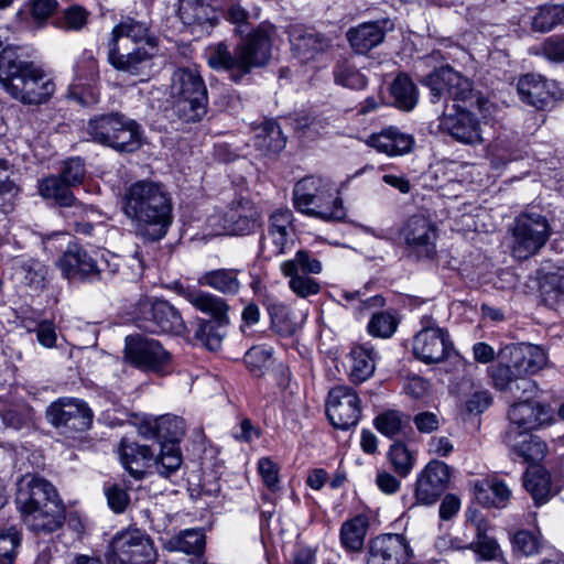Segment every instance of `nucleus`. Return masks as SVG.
<instances>
[{
	"label": "nucleus",
	"mask_w": 564,
	"mask_h": 564,
	"mask_svg": "<svg viewBox=\"0 0 564 564\" xmlns=\"http://www.w3.org/2000/svg\"><path fill=\"white\" fill-rule=\"evenodd\" d=\"M121 210L139 235L156 241L165 237L172 224V200L163 185L153 181H137L121 197Z\"/></svg>",
	"instance_id": "nucleus-1"
},
{
	"label": "nucleus",
	"mask_w": 564,
	"mask_h": 564,
	"mask_svg": "<svg viewBox=\"0 0 564 564\" xmlns=\"http://www.w3.org/2000/svg\"><path fill=\"white\" fill-rule=\"evenodd\" d=\"M15 503L26 527L36 533H52L65 520V508L55 487L34 474L17 482Z\"/></svg>",
	"instance_id": "nucleus-2"
},
{
	"label": "nucleus",
	"mask_w": 564,
	"mask_h": 564,
	"mask_svg": "<svg viewBox=\"0 0 564 564\" xmlns=\"http://www.w3.org/2000/svg\"><path fill=\"white\" fill-rule=\"evenodd\" d=\"M0 85L24 105L44 104L56 90L53 78L13 46H7L0 53Z\"/></svg>",
	"instance_id": "nucleus-3"
},
{
	"label": "nucleus",
	"mask_w": 564,
	"mask_h": 564,
	"mask_svg": "<svg viewBox=\"0 0 564 564\" xmlns=\"http://www.w3.org/2000/svg\"><path fill=\"white\" fill-rule=\"evenodd\" d=\"M275 29L271 24H261L245 41L236 46L234 54L225 43L210 48L208 65L214 69H224L230 78L239 83L253 68L262 67L271 58L272 35Z\"/></svg>",
	"instance_id": "nucleus-4"
},
{
	"label": "nucleus",
	"mask_w": 564,
	"mask_h": 564,
	"mask_svg": "<svg viewBox=\"0 0 564 564\" xmlns=\"http://www.w3.org/2000/svg\"><path fill=\"white\" fill-rule=\"evenodd\" d=\"M294 208L308 217L324 221H341L346 209L334 184L322 176H305L293 188Z\"/></svg>",
	"instance_id": "nucleus-5"
},
{
	"label": "nucleus",
	"mask_w": 564,
	"mask_h": 564,
	"mask_svg": "<svg viewBox=\"0 0 564 564\" xmlns=\"http://www.w3.org/2000/svg\"><path fill=\"white\" fill-rule=\"evenodd\" d=\"M173 113L184 122L200 121L207 113L206 85L196 68L176 69L171 78Z\"/></svg>",
	"instance_id": "nucleus-6"
},
{
	"label": "nucleus",
	"mask_w": 564,
	"mask_h": 564,
	"mask_svg": "<svg viewBox=\"0 0 564 564\" xmlns=\"http://www.w3.org/2000/svg\"><path fill=\"white\" fill-rule=\"evenodd\" d=\"M552 234L549 219L539 212L518 215L508 229L507 246L512 258L523 261L538 254Z\"/></svg>",
	"instance_id": "nucleus-7"
},
{
	"label": "nucleus",
	"mask_w": 564,
	"mask_h": 564,
	"mask_svg": "<svg viewBox=\"0 0 564 564\" xmlns=\"http://www.w3.org/2000/svg\"><path fill=\"white\" fill-rule=\"evenodd\" d=\"M84 132L93 142L120 152H132L141 144V130L137 121L119 113H108L88 120Z\"/></svg>",
	"instance_id": "nucleus-8"
},
{
	"label": "nucleus",
	"mask_w": 564,
	"mask_h": 564,
	"mask_svg": "<svg viewBox=\"0 0 564 564\" xmlns=\"http://www.w3.org/2000/svg\"><path fill=\"white\" fill-rule=\"evenodd\" d=\"M453 349L449 332L440 327L433 316H422L421 329L412 339L414 357L425 365L438 364L446 360Z\"/></svg>",
	"instance_id": "nucleus-9"
},
{
	"label": "nucleus",
	"mask_w": 564,
	"mask_h": 564,
	"mask_svg": "<svg viewBox=\"0 0 564 564\" xmlns=\"http://www.w3.org/2000/svg\"><path fill=\"white\" fill-rule=\"evenodd\" d=\"M155 560L151 539L139 529L117 532L107 553L108 564H153Z\"/></svg>",
	"instance_id": "nucleus-10"
},
{
	"label": "nucleus",
	"mask_w": 564,
	"mask_h": 564,
	"mask_svg": "<svg viewBox=\"0 0 564 564\" xmlns=\"http://www.w3.org/2000/svg\"><path fill=\"white\" fill-rule=\"evenodd\" d=\"M404 256L411 261H431L436 256L437 228L423 215L411 216L401 227Z\"/></svg>",
	"instance_id": "nucleus-11"
},
{
	"label": "nucleus",
	"mask_w": 564,
	"mask_h": 564,
	"mask_svg": "<svg viewBox=\"0 0 564 564\" xmlns=\"http://www.w3.org/2000/svg\"><path fill=\"white\" fill-rule=\"evenodd\" d=\"M421 83L430 88L431 101L434 104H445L448 99L465 102L473 96L471 82L448 65L424 76Z\"/></svg>",
	"instance_id": "nucleus-12"
},
{
	"label": "nucleus",
	"mask_w": 564,
	"mask_h": 564,
	"mask_svg": "<svg viewBox=\"0 0 564 564\" xmlns=\"http://www.w3.org/2000/svg\"><path fill=\"white\" fill-rule=\"evenodd\" d=\"M123 358L137 368L154 372L164 371L171 361L170 354L156 339L139 334L126 337Z\"/></svg>",
	"instance_id": "nucleus-13"
},
{
	"label": "nucleus",
	"mask_w": 564,
	"mask_h": 564,
	"mask_svg": "<svg viewBox=\"0 0 564 564\" xmlns=\"http://www.w3.org/2000/svg\"><path fill=\"white\" fill-rule=\"evenodd\" d=\"M74 76L67 90V97L83 106H91L98 102L99 80L98 62L90 51H84L74 63Z\"/></svg>",
	"instance_id": "nucleus-14"
},
{
	"label": "nucleus",
	"mask_w": 564,
	"mask_h": 564,
	"mask_svg": "<svg viewBox=\"0 0 564 564\" xmlns=\"http://www.w3.org/2000/svg\"><path fill=\"white\" fill-rule=\"evenodd\" d=\"M47 421L63 433L84 432L93 422V411L80 399L59 398L46 409Z\"/></svg>",
	"instance_id": "nucleus-15"
},
{
	"label": "nucleus",
	"mask_w": 564,
	"mask_h": 564,
	"mask_svg": "<svg viewBox=\"0 0 564 564\" xmlns=\"http://www.w3.org/2000/svg\"><path fill=\"white\" fill-rule=\"evenodd\" d=\"M508 421L507 430L531 433L552 426L556 422V417L550 404L527 399L510 405Z\"/></svg>",
	"instance_id": "nucleus-16"
},
{
	"label": "nucleus",
	"mask_w": 564,
	"mask_h": 564,
	"mask_svg": "<svg viewBox=\"0 0 564 564\" xmlns=\"http://www.w3.org/2000/svg\"><path fill=\"white\" fill-rule=\"evenodd\" d=\"M294 216L290 208L275 209L268 219L267 234L262 237L261 253L265 258L279 257L294 246Z\"/></svg>",
	"instance_id": "nucleus-17"
},
{
	"label": "nucleus",
	"mask_w": 564,
	"mask_h": 564,
	"mask_svg": "<svg viewBox=\"0 0 564 564\" xmlns=\"http://www.w3.org/2000/svg\"><path fill=\"white\" fill-rule=\"evenodd\" d=\"M138 325L147 332L180 335L185 330L180 312L164 300L140 303Z\"/></svg>",
	"instance_id": "nucleus-18"
},
{
	"label": "nucleus",
	"mask_w": 564,
	"mask_h": 564,
	"mask_svg": "<svg viewBox=\"0 0 564 564\" xmlns=\"http://www.w3.org/2000/svg\"><path fill=\"white\" fill-rule=\"evenodd\" d=\"M326 414L336 429L349 430L361 417L360 399L357 392L347 386H337L328 392Z\"/></svg>",
	"instance_id": "nucleus-19"
},
{
	"label": "nucleus",
	"mask_w": 564,
	"mask_h": 564,
	"mask_svg": "<svg viewBox=\"0 0 564 564\" xmlns=\"http://www.w3.org/2000/svg\"><path fill=\"white\" fill-rule=\"evenodd\" d=\"M451 479V468L441 460H431L419 474L415 499L421 505H433L446 490Z\"/></svg>",
	"instance_id": "nucleus-20"
},
{
	"label": "nucleus",
	"mask_w": 564,
	"mask_h": 564,
	"mask_svg": "<svg viewBox=\"0 0 564 564\" xmlns=\"http://www.w3.org/2000/svg\"><path fill=\"white\" fill-rule=\"evenodd\" d=\"M122 46L107 45V61L118 72L138 76L141 80L148 78L153 68V54L145 47L138 46L131 52L123 53Z\"/></svg>",
	"instance_id": "nucleus-21"
},
{
	"label": "nucleus",
	"mask_w": 564,
	"mask_h": 564,
	"mask_svg": "<svg viewBox=\"0 0 564 564\" xmlns=\"http://www.w3.org/2000/svg\"><path fill=\"white\" fill-rule=\"evenodd\" d=\"M58 267L66 278L85 281L99 280L105 271L86 250L77 245L67 247L58 260Z\"/></svg>",
	"instance_id": "nucleus-22"
},
{
	"label": "nucleus",
	"mask_w": 564,
	"mask_h": 564,
	"mask_svg": "<svg viewBox=\"0 0 564 564\" xmlns=\"http://www.w3.org/2000/svg\"><path fill=\"white\" fill-rule=\"evenodd\" d=\"M410 547L401 534H383L371 540L367 564H404Z\"/></svg>",
	"instance_id": "nucleus-23"
},
{
	"label": "nucleus",
	"mask_w": 564,
	"mask_h": 564,
	"mask_svg": "<svg viewBox=\"0 0 564 564\" xmlns=\"http://www.w3.org/2000/svg\"><path fill=\"white\" fill-rule=\"evenodd\" d=\"M503 443L512 454L520 457L524 463L538 464L549 453V446L539 435L531 433H519L513 430H506Z\"/></svg>",
	"instance_id": "nucleus-24"
},
{
	"label": "nucleus",
	"mask_w": 564,
	"mask_h": 564,
	"mask_svg": "<svg viewBox=\"0 0 564 564\" xmlns=\"http://www.w3.org/2000/svg\"><path fill=\"white\" fill-rule=\"evenodd\" d=\"M441 128L460 143L474 145L482 142L480 123L471 111L457 109L454 115L444 116Z\"/></svg>",
	"instance_id": "nucleus-25"
},
{
	"label": "nucleus",
	"mask_w": 564,
	"mask_h": 564,
	"mask_svg": "<svg viewBox=\"0 0 564 564\" xmlns=\"http://www.w3.org/2000/svg\"><path fill=\"white\" fill-rule=\"evenodd\" d=\"M501 359L510 358L518 373L533 375L546 364L544 350L535 345H508L499 351Z\"/></svg>",
	"instance_id": "nucleus-26"
},
{
	"label": "nucleus",
	"mask_w": 564,
	"mask_h": 564,
	"mask_svg": "<svg viewBox=\"0 0 564 564\" xmlns=\"http://www.w3.org/2000/svg\"><path fill=\"white\" fill-rule=\"evenodd\" d=\"M178 294L195 308L209 315L210 321L230 322L228 315L230 306L224 297L199 289L184 286L178 289Z\"/></svg>",
	"instance_id": "nucleus-27"
},
{
	"label": "nucleus",
	"mask_w": 564,
	"mask_h": 564,
	"mask_svg": "<svg viewBox=\"0 0 564 564\" xmlns=\"http://www.w3.org/2000/svg\"><path fill=\"white\" fill-rule=\"evenodd\" d=\"M260 214L249 202L234 203L224 214V230L229 235H248L258 226Z\"/></svg>",
	"instance_id": "nucleus-28"
},
{
	"label": "nucleus",
	"mask_w": 564,
	"mask_h": 564,
	"mask_svg": "<svg viewBox=\"0 0 564 564\" xmlns=\"http://www.w3.org/2000/svg\"><path fill=\"white\" fill-rule=\"evenodd\" d=\"M118 452L122 466L135 479L143 478L147 468L152 466L154 452L148 445L122 438Z\"/></svg>",
	"instance_id": "nucleus-29"
},
{
	"label": "nucleus",
	"mask_w": 564,
	"mask_h": 564,
	"mask_svg": "<svg viewBox=\"0 0 564 564\" xmlns=\"http://www.w3.org/2000/svg\"><path fill=\"white\" fill-rule=\"evenodd\" d=\"M388 24H390L389 20H379L349 29L347 39L350 46L356 53L366 54L383 42Z\"/></svg>",
	"instance_id": "nucleus-30"
},
{
	"label": "nucleus",
	"mask_w": 564,
	"mask_h": 564,
	"mask_svg": "<svg viewBox=\"0 0 564 564\" xmlns=\"http://www.w3.org/2000/svg\"><path fill=\"white\" fill-rule=\"evenodd\" d=\"M178 18L192 29H210L218 19L217 12L208 0H180Z\"/></svg>",
	"instance_id": "nucleus-31"
},
{
	"label": "nucleus",
	"mask_w": 564,
	"mask_h": 564,
	"mask_svg": "<svg viewBox=\"0 0 564 564\" xmlns=\"http://www.w3.org/2000/svg\"><path fill=\"white\" fill-rule=\"evenodd\" d=\"M367 143L378 152L394 156L410 152L413 148L414 139L397 128L389 127L379 133L371 134Z\"/></svg>",
	"instance_id": "nucleus-32"
},
{
	"label": "nucleus",
	"mask_w": 564,
	"mask_h": 564,
	"mask_svg": "<svg viewBox=\"0 0 564 564\" xmlns=\"http://www.w3.org/2000/svg\"><path fill=\"white\" fill-rule=\"evenodd\" d=\"M474 495L484 507L505 508L512 492L503 480L496 477H486L474 482Z\"/></svg>",
	"instance_id": "nucleus-33"
},
{
	"label": "nucleus",
	"mask_w": 564,
	"mask_h": 564,
	"mask_svg": "<svg viewBox=\"0 0 564 564\" xmlns=\"http://www.w3.org/2000/svg\"><path fill=\"white\" fill-rule=\"evenodd\" d=\"M241 270L220 268L204 272L197 280L200 286H208L225 296H236L241 290L238 275Z\"/></svg>",
	"instance_id": "nucleus-34"
},
{
	"label": "nucleus",
	"mask_w": 564,
	"mask_h": 564,
	"mask_svg": "<svg viewBox=\"0 0 564 564\" xmlns=\"http://www.w3.org/2000/svg\"><path fill=\"white\" fill-rule=\"evenodd\" d=\"M517 90L523 102L536 108H543L551 97L549 82L536 74H525L520 77Z\"/></svg>",
	"instance_id": "nucleus-35"
},
{
	"label": "nucleus",
	"mask_w": 564,
	"mask_h": 564,
	"mask_svg": "<svg viewBox=\"0 0 564 564\" xmlns=\"http://www.w3.org/2000/svg\"><path fill=\"white\" fill-rule=\"evenodd\" d=\"M129 39L131 42L138 44L145 42L147 44H154V39L151 37L149 28L145 22L137 21L133 18H123L117 23L110 34L107 45L123 46L122 42Z\"/></svg>",
	"instance_id": "nucleus-36"
},
{
	"label": "nucleus",
	"mask_w": 564,
	"mask_h": 564,
	"mask_svg": "<svg viewBox=\"0 0 564 564\" xmlns=\"http://www.w3.org/2000/svg\"><path fill=\"white\" fill-rule=\"evenodd\" d=\"M369 523V517L364 513L357 514L343 522L339 530L341 547L351 553L360 552L365 544Z\"/></svg>",
	"instance_id": "nucleus-37"
},
{
	"label": "nucleus",
	"mask_w": 564,
	"mask_h": 564,
	"mask_svg": "<svg viewBox=\"0 0 564 564\" xmlns=\"http://www.w3.org/2000/svg\"><path fill=\"white\" fill-rule=\"evenodd\" d=\"M523 485L538 506L544 505L557 492L551 481L550 473L543 467L527 470Z\"/></svg>",
	"instance_id": "nucleus-38"
},
{
	"label": "nucleus",
	"mask_w": 564,
	"mask_h": 564,
	"mask_svg": "<svg viewBox=\"0 0 564 564\" xmlns=\"http://www.w3.org/2000/svg\"><path fill=\"white\" fill-rule=\"evenodd\" d=\"M294 54L304 63H307L325 52L330 41L319 33H294L291 37Z\"/></svg>",
	"instance_id": "nucleus-39"
},
{
	"label": "nucleus",
	"mask_w": 564,
	"mask_h": 564,
	"mask_svg": "<svg viewBox=\"0 0 564 564\" xmlns=\"http://www.w3.org/2000/svg\"><path fill=\"white\" fill-rule=\"evenodd\" d=\"M37 191L43 198L54 200L59 206H72L75 202L72 187L59 175L41 180Z\"/></svg>",
	"instance_id": "nucleus-40"
},
{
	"label": "nucleus",
	"mask_w": 564,
	"mask_h": 564,
	"mask_svg": "<svg viewBox=\"0 0 564 564\" xmlns=\"http://www.w3.org/2000/svg\"><path fill=\"white\" fill-rule=\"evenodd\" d=\"M254 132V145L258 149L271 153H279L284 149L286 139L274 120H264Z\"/></svg>",
	"instance_id": "nucleus-41"
},
{
	"label": "nucleus",
	"mask_w": 564,
	"mask_h": 564,
	"mask_svg": "<svg viewBox=\"0 0 564 564\" xmlns=\"http://www.w3.org/2000/svg\"><path fill=\"white\" fill-rule=\"evenodd\" d=\"M205 533L202 529H185L169 539L165 546L169 551L199 555L205 549Z\"/></svg>",
	"instance_id": "nucleus-42"
},
{
	"label": "nucleus",
	"mask_w": 564,
	"mask_h": 564,
	"mask_svg": "<svg viewBox=\"0 0 564 564\" xmlns=\"http://www.w3.org/2000/svg\"><path fill=\"white\" fill-rule=\"evenodd\" d=\"M510 364H498L491 370V379L494 386L501 391L513 390V387L524 392L533 388L531 381L523 379L524 373H518L513 368V362Z\"/></svg>",
	"instance_id": "nucleus-43"
},
{
	"label": "nucleus",
	"mask_w": 564,
	"mask_h": 564,
	"mask_svg": "<svg viewBox=\"0 0 564 564\" xmlns=\"http://www.w3.org/2000/svg\"><path fill=\"white\" fill-rule=\"evenodd\" d=\"M350 377L356 382H364L375 372L376 354L372 348L359 345L350 351Z\"/></svg>",
	"instance_id": "nucleus-44"
},
{
	"label": "nucleus",
	"mask_w": 564,
	"mask_h": 564,
	"mask_svg": "<svg viewBox=\"0 0 564 564\" xmlns=\"http://www.w3.org/2000/svg\"><path fill=\"white\" fill-rule=\"evenodd\" d=\"M183 457L178 445L174 443H160V452L154 455L152 465L158 474L164 478L174 475L182 466Z\"/></svg>",
	"instance_id": "nucleus-45"
},
{
	"label": "nucleus",
	"mask_w": 564,
	"mask_h": 564,
	"mask_svg": "<svg viewBox=\"0 0 564 564\" xmlns=\"http://www.w3.org/2000/svg\"><path fill=\"white\" fill-rule=\"evenodd\" d=\"M543 303L557 311H564V275L550 273L545 275L540 286Z\"/></svg>",
	"instance_id": "nucleus-46"
},
{
	"label": "nucleus",
	"mask_w": 564,
	"mask_h": 564,
	"mask_svg": "<svg viewBox=\"0 0 564 564\" xmlns=\"http://www.w3.org/2000/svg\"><path fill=\"white\" fill-rule=\"evenodd\" d=\"M390 91L398 108L409 111L415 107L419 94L408 75H398L391 84Z\"/></svg>",
	"instance_id": "nucleus-47"
},
{
	"label": "nucleus",
	"mask_w": 564,
	"mask_h": 564,
	"mask_svg": "<svg viewBox=\"0 0 564 564\" xmlns=\"http://www.w3.org/2000/svg\"><path fill=\"white\" fill-rule=\"evenodd\" d=\"M230 322H218L200 319L195 337L207 349L217 350L220 348L224 338L227 335V328Z\"/></svg>",
	"instance_id": "nucleus-48"
},
{
	"label": "nucleus",
	"mask_w": 564,
	"mask_h": 564,
	"mask_svg": "<svg viewBox=\"0 0 564 564\" xmlns=\"http://www.w3.org/2000/svg\"><path fill=\"white\" fill-rule=\"evenodd\" d=\"M409 417L400 411L388 410L375 419L376 429L390 438L405 435V431L410 429Z\"/></svg>",
	"instance_id": "nucleus-49"
},
{
	"label": "nucleus",
	"mask_w": 564,
	"mask_h": 564,
	"mask_svg": "<svg viewBox=\"0 0 564 564\" xmlns=\"http://www.w3.org/2000/svg\"><path fill=\"white\" fill-rule=\"evenodd\" d=\"M333 77L335 84L350 89H362L367 85L365 75L349 59L336 62L333 67Z\"/></svg>",
	"instance_id": "nucleus-50"
},
{
	"label": "nucleus",
	"mask_w": 564,
	"mask_h": 564,
	"mask_svg": "<svg viewBox=\"0 0 564 564\" xmlns=\"http://www.w3.org/2000/svg\"><path fill=\"white\" fill-rule=\"evenodd\" d=\"M18 263L15 274L19 281L35 291L41 290L47 272L45 265L35 259L21 260Z\"/></svg>",
	"instance_id": "nucleus-51"
},
{
	"label": "nucleus",
	"mask_w": 564,
	"mask_h": 564,
	"mask_svg": "<svg viewBox=\"0 0 564 564\" xmlns=\"http://www.w3.org/2000/svg\"><path fill=\"white\" fill-rule=\"evenodd\" d=\"M153 434H155L160 443H174L178 445V442L185 434V422L178 416H162L156 421Z\"/></svg>",
	"instance_id": "nucleus-52"
},
{
	"label": "nucleus",
	"mask_w": 564,
	"mask_h": 564,
	"mask_svg": "<svg viewBox=\"0 0 564 564\" xmlns=\"http://www.w3.org/2000/svg\"><path fill=\"white\" fill-rule=\"evenodd\" d=\"M90 12L79 4H72L61 12L55 26L63 31L79 32L88 23Z\"/></svg>",
	"instance_id": "nucleus-53"
},
{
	"label": "nucleus",
	"mask_w": 564,
	"mask_h": 564,
	"mask_svg": "<svg viewBox=\"0 0 564 564\" xmlns=\"http://www.w3.org/2000/svg\"><path fill=\"white\" fill-rule=\"evenodd\" d=\"M564 23V7L558 4L544 6L532 17L531 26L536 32H550Z\"/></svg>",
	"instance_id": "nucleus-54"
},
{
	"label": "nucleus",
	"mask_w": 564,
	"mask_h": 564,
	"mask_svg": "<svg viewBox=\"0 0 564 564\" xmlns=\"http://www.w3.org/2000/svg\"><path fill=\"white\" fill-rule=\"evenodd\" d=\"M280 270L297 271L303 274H319L323 271L322 262L307 250L296 251L294 258L283 261Z\"/></svg>",
	"instance_id": "nucleus-55"
},
{
	"label": "nucleus",
	"mask_w": 564,
	"mask_h": 564,
	"mask_svg": "<svg viewBox=\"0 0 564 564\" xmlns=\"http://www.w3.org/2000/svg\"><path fill=\"white\" fill-rule=\"evenodd\" d=\"M280 271L283 276L289 279V288L296 296L306 299L319 293V283L308 274H303L297 271L289 272V270Z\"/></svg>",
	"instance_id": "nucleus-56"
},
{
	"label": "nucleus",
	"mask_w": 564,
	"mask_h": 564,
	"mask_svg": "<svg viewBox=\"0 0 564 564\" xmlns=\"http://www.w3.org/2000/svg\"><path fill=\"white\" fill-rule=\"evenodd\" d=\"M476 539L466 545L467 550L476 553V561H495L501 556V549L498 542L477 529Z\"/></svg>",
	"instance_id": "nucleus-57"
},
{
	"label": "nucleus",
	"mask_w": 564,
	"mask_h": 564,
	"mask_svg": "<svg viewBox=\"0 0 564 564\" xmlns=\"http://www.w3.org/2000/svg\"><path fill=\"white\" fill-rule=\"evenodd\" d=\"M272 349L253 346L245 355V364L253 377H262L271 366Z\"/></svg>",
	"instance_id": "nucleus-58"
},
{
	"label": "nucleus",
	"mask_w": 564,
	"mask_h": 564,
	"mask_svg": "<svg viewBox=\"0 0 564 564\" xmlns=\"http://www.w3.org/2000/svg\"><path fill=\"white\" fill-rule=\"evenodd\" d=\"M399 325L398 318L389 312H379L372 315L367 329L368 333L378 338H390Z\"/></svg>",
	"instance_id": "nucleus-59"
},
{
	"label": "nucleus",
	"mask_w": 564,
	"mask_h": 564,
	"mask_svg": "<svg viewBox=\"0 0 564 564\" xmlns=\"http://www.w3.org/2000/svg\"><path fill=\"white\" fill-rule=\"evenodd\" d=\"M21 544V534L15 528L0 532V564H13Z\"/></svg>",
	"instance_id": "nucleus-60"
},
{
	"label": "nucleus",
	"mask_w": 564,
	"mask_h": 564,
	"mask_svg": "<svg viewBox=\"0 0 564 564\" xmlns=\"http://www.w3.org/2000/svg\"><path fill=\"white\" fill-rule=\"evenodd\" d=\"M272 324L280 334L293 335L299 323L292 318V312L283 304H272L269 308Z\"/></svg>",
	"instance_id": "nucleus-61"
},
{
	"label": "nucleus",
	"mask_w": 564,
	"mask_h": 564,
	"mask_svg": "<svg viewBox=\"0 0 564 564\" xmlns=\"http://www.w3.org/2000/svg\"><path fill=\"white\" fill-rule=\"evenodd\" d=\"M389 457L394 470L400 476H406L413 468L414 458L412 453L402 443H395L390 447Z\"/></svg>",
	"instance_id": "nucleus-62"
},
{
	"label": "nucleus",
	"mask_w": 564,
	"mask_h": 564,
	"mask_svg": "<svg viewBox=\"0 0 564 564\" xmlns=\"http://www.w3.org/2000/svg\"><path fill=\"white\" fill-rule=\"evenodd\" d=\"M540 545L539 536L528 530H520L512 538L513 551L525 556L536 554Z\"/></svg>",
	"instance_id": "nucleus-63"
},
{
	"label": "nucleus",
	"mask_w": 564,
	"mask_h": 564,
	"mask_svg": "<svg viewBox=\"0 0 564 564\" xmlns=\"http://www.w3.org/2000/svg\"><path fill=\"white\" fill-rule=\"evenodd\" d=\"M70 186L79 185L86 175L85 163L80 158L67 160L58 174Z\"/></svg>",
	"instance_id": "nucleus-64"
}]
</instances>
